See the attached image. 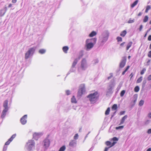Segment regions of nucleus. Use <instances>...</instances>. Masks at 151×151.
Listing matches in <instances>:
<instances>
[{
  "label": "nucleus",
  "instance_id": "obj_61",
  "mask_svg": "<svg viewBox=\"0 0 151 151\" xmlns=\"http://www.w3.org/2000/svg\"><path fill=\"white\" fill-rule=\"evenodd\" d=\"M142 14V13L141 12H139L138 14L137 15L138 16H141Z\"/></svg>",
  "mask_w": 151,
  "mask_h": 151
},
{
  "label": "nucleus",
  "instance_id": "obj_52",
  "mask_svg": "<svg viewBox=\"0 0 151 151\" xmlns=\"http://www.w3.org/2000/svg\"><path fill=\"white\" fill-rule=\"evenodd\" d=\"M110 147L109 146V147H106L105 148V150H104V151H108V150L110 148Z\"/></svg>",
  "mask_w": 151,
  "mask_h": 151
},
{
  "label": "nucleus",
  "instance_id": "obj_46",
  "mask_svg": "<svg viewBox=\"0 0 151 151\" xmlns=\"http://www.w3.org/2000/svg\"><path fill=\"white\" fill-rule=\"evenodd\" d=\"M134 22V20H132L131 19H130L128 21V23H131Z\"/></svg>",
  "mask_w": 151,
  "mask_h": 151
},
{
  "label": "nucleus",
  "instance_id": "obj_49",
  "mask_svg": "<svg viewBox=\"0 0 151 151\" xmlns=\"http://www.w3.org/2000/svg\"><path fill=\"white\" fill-rule=\"evenodd\" d=\"M116 143V142H114L113 143H111V145L110 146V147H111L114 146Z\"/></svg>",
  "mask_w": 151,
  "mask_h": 151
},
{
  "label": "nucleus",
  "instance_id": "obj_21",
  "mask_svg": "<svg viewBox=\"0 0 151 151\" xmlns=\"http://www.w3.org/2000/svg\"><path fill=\"white\" fill-rule=\"evenodd\" d=\"M78 60V59H75L72 65V66L73 67H75V65L77 63Z\"/></svg>",
  "mask_w": 151,
  "mask_h": 151
},
{
  "label": "nucleus",
  "instance_id": "obj_45",
  "mask_svg": "<svg viewBox=\"0 0 151 151\" xmlns=\"http://www.w3.org/2000/svg\"><path fill=\"white\" fill-rule=\"evenodd\" d=\"M109 75H110V76L108 77L107 78V79L108 80H109V79H111L112 78V77H113V74L112 73H110L109 74Z\"/></svg>",
  "mask_w": 151,
  "mask_h": 151
},
{
  "label": "nucleus",
  "instance_id": "obj_22",
  "mask_svg": "<svg viewBox=\"0 0 151 151\" xmlns=\"http://www.w3.org/2000/svg\"><path fill=\"white\" fill-rule=\"evenodd\" d=\"M75 70V68L74 67H73L72 66L71 68L70 69V71L68 73L67 75H68L70 73V72H74Z\"/></svg>",
  "mask_w": 151,
  "mask_h": 151
},
{
  "label": "nucleus",
  "instance_id": "obj_59",
  "mask_svg": "<svg viewBox=\"0 0 151 151\" xmlns=\"http://www.w3.org/2000/svg\"><path fill=\"white\" fill-rule=\"evenodd\" d=\"M142 25H141L140 26L139 28V30L140 31H141L142 30Z\"/></svg>",
  "mask_w": 151,
  "mask_h": 151
},
{
  "label": "nucleus",
  "instance_id": "obj_4",
  "mask_svg": "<svg viewBox=\"0 0 151 151\" xmlns=\"http://www.w3.org/2000/svg\"><path fill=\"white\" fill-rule=\"evenodd\" d=\"M35 146V142L33 140H30L27 143L26 148L28 151H31L34 148Z\"/></svg>",
  "mask_w": 151,
  "mask_h": 151
},
{
  "label": "nucleus",
  "instance_id": "obj_3",
  "mask_svg": "<svg viewBox=\"0 0 151 151\" xmlns=\"http://www.w3.org/2000/svg\"><path fill=\"white\" fill-rule=\"evenodd\" d=\"M97 94V92H96L90 94L87 97L91 103L94 104L97 101L98 99Z\"/></svg>",
  "mask_w": 151,
  "mask_h": 151
},
{
  "label": "nucleus",
  "instance_id": "obj_44",
  "mask_svg": "<svg viewBox=\"0 0 151 151\" xmlns=\"http://www.w3.org/2000/svg\"><path fill=\"white\" fill-rule=\"evenodd\" d=\"M151 121L150 120H147L145 122V124L147 125L149 124L150 122Z\"/></svg>",
  "mask_w": 151,
  "mask_h": 151
},
{
  "label": "nucleus",
  "instance_id": "obj_25",
  "mask_svg": "<svg viewBox=\"0 0 151 151\" xmlns=\"http://www.w3.org/2000/svg\"><path fill=\"white\" fill-rule=\"evenodd\" d=\"M126 30H124L121 32L120 35L122 37H124L126 35Z\"/></svg>",
  "mask_w": 151,
  "mask_h": 151
},
{
  "label": "nucleus",
  "instance_id": "obj_62",
  "mask_svg": "<svg viewBox=\"0 0 151 151\" xmlns=\"http://www.w3.org/2000/svg\"><path fill=\"white\" fill-rule=\"evenodd\" d=\"M12 6V4H9L8 6V7L10 8Z\"/></svg>",
  "mask_w": 151,
  "mask_h": 151
},
{
  "label": "nucleus",
  "instance_id": "obj_8",
  "mask_svg": "<svg viewBox=\"0 0 151 151\" xmlns=\"http://www.w3.org/2000/svg\"><path fill=\"white\" fill-rule=\"evenodd\" d=\"M50 144V141L47 138L45 139L42 143L43 146L45 148V150H47L49 147Z\"/></svg>",
  "mask_w": 151,
  "mask_h": 151
},
{
  "label": "nucleus",
  "instance_id": "obj_60",
  "mask_svg": "<svg viewBox=\"0 0 151 151\" xmlns=\"http://www.w3.org/2000/svg\"><path fill=\"white\" fill-rule=\"evenodd\" d=\"M148 116L149 118H151V113H150L148 114Z\"/></svg>",
  "mask_w": 151,
  "mask_h": 151
},
{
  "label": "nucleus",
  "instance_id": "obj_24",
  "mask_svg": "<svg viewBox=\"0 0 151 151\" xmlns=\"http://www.w3.org/2000/svg\"><path fill=\"white\" fill-rule=\"evenodd\" d=\"M132 42H130L128 44L126 47L127 50H128L129 49V48L132 46Z\"/></svg>",
  "mask_w": 151,
  "mask_h": 151
},
{
  "label": "nucleus",
  "instance_id": "obj_37",
  "mask_svg": "<svg viewBox=\"0 0 151 151\" xmlns=\"http://www.w3.org/2000/svg\"><path fill=\"white\" fill-rule=\"evenodd\" d=\"M105 144L107 146H110L111 145V142L109 141H107L106 142Z\"/></svg>",
  "mask_w": 151,
  "mask_h": 151
},
{
  "label": "nucleus",
  "instance_id": "obj_17",
  "mask_svg": "<svg viewBox=\"0 0 151 151\" xmlns=\"http://www.w3.org/2000/svg\"><path fill=\"white\" fill-rule=\"evenodd\" d=\"M83 55V51L81 50L80 51L79 53L78 59L79 60L82 57Z\"/></svg>",
  "mask_w": 151,
  "mask_h": 151
},
{
  "label": "nucleus",
  "instance_id": "obj_32",
  "mask_svg": "<svg viewBox=\"0 0 151 151\" xmlns=\"http://www.w3.org/2000/svg\"><path fill=\"white\" fill-rule=\"evenodd\" d=\"M110 111V109L109 107L105 111V114L108 115L109 114Z\"/></svg>",
  "mask_w": 151,
  "mask_h": 151
},
{
  "label": "nucleus",
  "instance_id": "obj_1",
  "mask_svg": "<svg viewBox=\"0 0 151 151\" xmlns=\"http://www.w3.org/2000/svg\"><path fill=\"white\" fill-rule=\"evenodd\" d=\"M115 86V80L112 79L108 83L106 91V96H110L113 92V90Z\"/></svg>",
  "mask_w": 151,
  "mask_h": 151
},
{
  "label": "nucleus",
  "instance_id": "obj_31",
  "mask_svg": "<svg viewBox=\"0 0 151 151\" xmlns=\"http://www.w3.org/2000/svg\"><path fill=\"white\" fill-rule=\"evenodd\" d=\"M65 149V146H63L62 147H61L59 151H64Z\"/></svg>",
  "mask_w": 151,
  "mask_h": 151
},
{
  "label": "nucleus",
  "instance_id": "obj_30",
  "mask_svg": "<svg viewBox=\"0 0 151 151\" xmlns=\"http://www.w3.org/2000/svg\"><path fill=\"white\" fill-rule=\"evenodd\" d=\"M142 80V76L140 77L138 79L137 81V83H139L141 82Z\"/></svg>",
  "mask_w": 151,
  "mask_h": 151
},
{
  "label": "nucleus",
  "instance_id": "obj_2",
  "mask_svg": "<svg viewBox=\"0 0 151 151\" xmlns=\"http://www.w3.org/2000/svg\"><path fill=\"white\" fill-rule=\"evenodd\" d=\"M96 38H90L86 41V47L87 51L90 50L96 43Z\"/></svg>",
  "mask_w": 151,
  "mask_h": 151
},
{
  "label": "nucleus",
  "instance_id": "obj_11",
  "mask_svg": "<svg viewBox=\"0 0 151 151\" xmlns=\"http://www.w3.org/2000/svg\"><path fill=\"white\" fill-rule=\"evenodd\" d=\"M77 145V141L75 140H72L70 141L69 145L72 147H75Z\"/></svg>",
  "mask_w": 151,
  "mask_h": 151
},
{
  "label": "nucleus",
  "instance_id": "obj_34",
  "mask_svg": "<svg viewBox=\"0 0 151 151\" xmlns=\"http://www.w3.org/2000/svg\"><path fill=\"white\" fill-rule=\"evenodd\" d=\"M139 90V88L138 86H136L134 88V91L135 92H138Z\"/></svg>",
  "mask_w": 151,
  "mask_h": 151
},
{
  "label": "nucleus",
  "instance_id": "obj_55",
  "mask_svg": "<svg viewBox=\"0 0 151 151\" xmlns=\"http://www.w3.org/2000/svg\"><path fill=\"white\" fill-rule=\"evenodd\" d=\"M147 79L148 81L151 80V75H149L147 78Z\"/></svg>",
  "mask_w": 151,
  "mask_h": 151
},
{
  "label": "nucleus",
  "instance_id": "obj_47",
  "mask_svg": "<svg viewBox=\"0 0 151 151\" xmlns=\"http://www.w3.org/2000/svg\"><path fill=\"white\" fill-rule=\"evenodd\" d=\"M123 127H124V126H119L118 127H116V129H122L123 128Z\"/></svg>",
  "mask_w": 151,
  "mask_h": 151
},
{
  "label": "nucleus",
  "instance_id": "obj_54",
  "mask_svg": "<svg viewBox=\"0 0 151 151\" xmlns=\"http://www.w3.org/2000/svg\"><path fill=\"white\" fill-rule=\"evenodd\" d=\"M3 11V10H0V14L1 15V16H3V15H4L5 13V12H4L2 14L1 12H2Z\"/></svg>",
  "mask_w": 151,
  "mask_h": 151
},
{
  "label": "nucleus",
  "instance_id": "obj_6",
  "mask_svg": "<svg viewBox=\"0 0 151 151\" xmlns=\"http://www.w3.org/2000/svg\"><path fill=\"white\" fill-rule=\"evenodd\" d=\"M85 91V85L84 84H81L79 87V90L78 92L77 96L80 97Z\"/></svg>",
  "mask_w": 151,
  "mask_h": 151
},
{
  "label": "nucleus",
  "instance_id": "obj_58",
  "mask_svg": "<svg viewBox=\"0 0 151 151\" xmlns=\"http://www.w3.org/2000/svg\"><path fill=\"white\" fill-rule=\"evenodd\" d=\"M17 0H12V2L14 4L17 1Z\"/></svg>",
  "mask_w": 151,
  "mask_h": 151
},
{
  "label": "nucleus",
  "instance_id": "obj_19",
  "mask_svg": "<svg viewBox=\"0 0 151 151\" xmlns=\"http://www.w3.org/2000/svg\"><path fill=\"white\" fill-rule=\"evenodd\" d=\"M138 0H136L131 5V7L132 8H133L138 3Z\"/></svg>",
  "mask_w": 151,
  "mask_h": 151
},
{
  "label": "nucleus",
  "instance_id": "obj_26",
  "mask_svg": "<svg viewBox=\"0 0 151 151\" xmlns=\"http://www.w3.org/2000/svg\"><path fill=\"white\" fill-rule=\"evenodd\" d=\"M71 102L72 103H76L77 102L76 99L74 96H73L71 99Z\"/></svg>",
  "mask_w": 151,
  "mask_h": 151
},
{
  "label": "nucleus",
  "instance_id": "obj_43",
  "mask_svg": "<svg viewBox=\"0 0 151 151\" xmlns=\"http://www.w3.org/2000/svg\"><path fill=\"white\" fill-rule=\"evenodd\" d=\"M146 69L145 68H144L140 72V74L141 75H143L144 74V73L146 71Z\"/></svg>",
  "mask_w": 151,
  "mask_h": 151
},
{
  "label": "nucleus",
  "instance_id": "obj_18",
  "mask_svg": "<svg viewBox=\"0 0 151 151\" xmlns=\"http://www.w3.org/2000/svg\"><path fill=\"white\" fill-rule=\"evenodd\" d=\"M97 34L96 32L95 31H92L89 35V36L90 37H92L95 36Z\"/></svg>",
  "mask_w": 151,
  "mask_h": 151
},
{
  "label": "nucleus",
  "instance_id": "obj_53",
  "mask_svg": "<svg viewBox=\"0 0 151 151\" xmlns=\"http://www.w3.org/2000/svg\"><path fill=\"white\" fill-rule=\"evenodd\" d=\"M150 62V60H148L147 61V65H149Z\"/></svg>",
  "mask_w": 151,
  "mask_h": 151
},
{
  "label": "nucleus",
  "instance_id": "obj_23",
  "mask_svg": "<svg viewBox=\"0 0 151 151\" xmlns=\"http://www.w3.org/2000/svg\"><path fill=\"white\" fill-rule=\"evenodd\" d=\"M148 19L149 17L147 15L145 16L143 19V22L144 23L147 22L148 21Z\"/></svg>",
  "mask_w": 151,
  "mask_h": 151
},
{
  "label": "nucleus",
  "instance_id": "obj_64",
  "mask_svg": "<svg viewBox=\"0 0 151 151\" xmlns=\"http://www.w3.org/2000/svg\"><path fill=\"white\" fill-rule=\"evenodd\" d=\"M146 151H151V148H148Z\"/></svg>",
  "mask_w": 151,
  "mask_h": 151
},
{
  "label": "nucleus",
  "instance_id": "obj_35",
  "mask_svg": "<svg viewBox=\"0 0 151 151\" xmlns=\"http://www.w3.org/2000/svg\"><path fill=\"white\" fill-rule=\"evenodd\" d=\"M112 108L113 110H116L117 108V104H114V105H113Z\"/></svg>",
  "mask_w": 151,
  "mask_h": 151
},
{
  "label": "nucleus",
  "instance_id": "obj_38",
  "mask_svg": "<svg viewBox=\"0 0 151 151\" xmlns=\"http://www.w3.org/2000/svg\"><path fill=\"white\" fill-rule=\"evenodd\" d=\"M144 101L143 100H141L139 103V105L140 106H142L144 103Z\"/></svg>",
  "mask_w": 151,
  "mask_h": 151
},
{
  "label": "nucleus",
  "instance_id": "obj_40",
  "mask_svg": "<svg viewBox=\"0 0 151 151\" xmlns=\"http://www.w3.org/2000/svg\"><path fill=\"white\" fill-rule=\"evenodd\" d=\"M147 83V81L146 80H144L142 83V87H144L145 86V84Z\"/></svg>",
  "mask_w": 151,
  "mask_h": 151
},
{
  "label": "nucleus",
  "instance_id": "obj_36",
  "mask_svg": "<svg viewBox=\"0 0 151 151\" xmlns=\"http://www.w3.org/2000/svg\"><path fill=\"white\" fill-rule=\"evenodd\" d=\"M125 93V91L124 90H122L120 93V96L121 97H122L124 96V94Z\"/></svg>",
  "mask_w": 151,
  "mask_h": 151
},
{
  "label": "nucleus",
  "instance_id": "obj_16",
  "mask_svg": "<svg viewBox=\"0 0 151 151\" xmlns=\"http://www.w3.org/2000/svg\"><path fill=\"white\" fill-rule=\"evenodd\" d=\"M127 117V116L126 115L124 116L123 117L121 120L120 124H122Z\"/></svg>",
  "mask_w": 151,
  "mask_h": 151
},
{
  "label": "nucleus",
  "instance_id": "obj_51",
  "mask_svg": "<svg viewBox=\"0 0 151 151\" xmlns=\"http://www.w3.org/2000/svg\"><path fill=\"white\" fill-rule=\"evenodd\" d=\"M148 56V57L150 58H151V51H150L149 52Z\"/></svg>",
  "mask_w": 151,
  "mask_h": 151
},
{
  "label": "nucleus",
  "instance_id": "obj_13",
  "mask_svg": "<svg viewBox=\"0 0 151 151\" xmlns=\"http://www.w3.org/2000/svg\"><path fill=\"white\" fill-rule=\"evenodd\" d=\"M126 59L125 58H123L122 59V61L120 62L119 65V66L121 68H123L126 64Z\"/></svg>",
  "mask_w": 151,
  "mask_h": 151
},
{
  "label": "nucleus",
  "instance_id": "obj_10",
  "mask_svg": "<svg viewBox=\"0 0 151 151\" xmlns=\"http://www.w3.org/2000/svg\"><path fill=\"white\" fill-rule=\"evenodd\" d=\"M27 118V115L26 114L24 115L21 118L20 121L22 124L24 125L26 123Z\"/></svg>",
  "mask_w": 151,
  "mask_h": 151
},
{
  "label": "nucleus",
  "instance_id": "obj_57",
  "mask_svg": "<svg viewBox=\"0 0 151 151\" xmlns=\"http://www.w3.org/2000/svg\"><path fill=\"white\" fill-rule=\"evenodd\" d=\"M118 42H121L122 41V38H116Z\"/></svg>",
  "mask_w": 151,
  "mask_h": 151
},
{
  "label": "nucleus",
  "instance_id": "obj_41",
  "mask_svg": "<svg viewBox=\"0 0 151 151\" xmlns=\"http://www.w3.org/2000/svg\"><path fill=\"white\" fill-rule=\"evenodd\" d=\"M99 62V60L98 59H96L93 61V63L94 64H96Z\"/></svg>",
  "mask_w": 151,
  "mask_h": 151
},
{
  "label": "nucleus",
  "instance_id": "obj_5",
  "mask_svg": "<svg viewBox=\"0 0 151 151\" xmlns=\"http://www.w3.org/2000/svg\"><path fill=\"white\" fill-rule=\"evenodd\" d=\"M36 49V47H33L30 48L26 53L25 55V58L28 59L30 56H32L34 54L35 50Z\"/></svg>",
  "mask_w": 151,
  "mask_h": 151
},
{
  "label": "nucleus",
  "instance_id": "obj_42",
  "mask_svg": "<svg viewBox=\"0 0 151 151\" xmlns=\"http://www.w3.org/2000/svg\"><path fill=\"white\" fill-rule=\"evenodd\" d=\"M78 138V134H75L74 136L73 137L74 139H77Z\"/></svg>",
  "mask_w": 151,
  "mask_h": 151
},
{
  "label": "nucleus",
  "instance_id": "obj_7",
  "mask_svg": "<svg viewBox=\"0 0 151 151\" xmlns=\"http://www.w3.org/2000/svg\"><path fill=\"white\" fill-rule=\"evenodd\" d=\"M16 136V134H14L13 135L12 137L8 139V140L5 143V145L4 146L3 151H6L7 148V145H8L9 144L10 142H11L13 140V139L15 138Z\"/></svg>",
  "mask_w": 151,
  "mask_h": 151
},
{
  "label": "nucleus",
  "instance_id": "obj_39",
  "mask_svg": "<svg viewBox=\"0 0 151 151\" xmlns=\"http://www.w3.org/2000/svg\"><path fill=\"white\" fill-rule=\"evenodd\" d=\"M112 140L114 142H116L118 140V139L117 137H114L111 139V140Z\"/></svg>",
  "mask_w": 151,
  "mask_h": 151
},
{
  "label": "nucleus",
  "instance_id": "obj_56",
  "mask_svg": "<svg viewBox=\"0 0 151 151\" xmlns=\"http://www.w3.org/2000/svg\"><path fill=\"white\" fill-rule=\"evenodd\" d=\"M147 133L149 134H151V129H149L147 131Z\"/></svg>",
  "mask_w": 151,
  "mask_h": 151
},
{
  "label": "nucleus",
  "instance_id": "obj_50",
  "mask_svg": "<svg viewBox=\"0 0 151 151\" xmlns=\"http://www.w3.org/2000/svg\"><path fill=\"white\" fill-rule=\"evenodd\" d=\"M121 86H120V85H119L117 87V88L116 89V90H117V92L118 91H119V90H120V88H121Z\"/></svg>",
  "mask_w": 151,
  "mask_h": 151
},
{
  "label": "nucleus",
  "instance_id": "obj_48",
  "mask_svg": "<svg viewBox=\"0 0 151 151\" xmlns=\"http://www.w3.org/2000/svg\"><path fill=\"white\" fill-rule=\"evenodd\" d=\"M66 94L67 95H68L70 94V91L69 90H66L65 91Z\"/></svg>",
  "mask_w": 151,
  "mask_h": 151
},
{
  "label": "nucleus",
  "instance_id": "obj_28",
  "mask_svg": "<svg viewBox=\"0 0 151 151\" xmlns=\"http://www.w3.org/2000/svg\"><path fill=\"white\" fill-rule=\"evenodd\" d=\"M151 6L150 5H147L146 7V9L145 10V12L147 13L148 11L150 9Z\"/></svg>",
  "mask_w": 151,
  "mask_h": 151
},
{
  "label": "nucleus",
  "instance_id": "obj_14",
  "mask_svg": "<svg viewBox=\"0 0 151 151\" xmlns=\"http://www.w3.org/2000/svg\"><path fill=\"white\" fill-rule=\"evenodd\" d=\"M8 100H5L3 103V107L4 108V109L8 110L9 108L8 106Z\"/></svg>",
  "mask_w": 151,
  "mask_h": 151
},
{
  "label": "nucleus",
  "instance_id": "obj_20",
  "mask_svg": "<svg viewBox=\"0 0 151 151\" xmlns=\"http://www.w3.org/2000/svg\"><path fill=\"white\" fill-rule=\"evenodd\" d=\"M68 50V46H64L63 48V50L65 53L67 52V51Z\"/></svg>",
  "mask_w": 151,
  "mask_h": 151
},
{
  "label": "nucleus",
  "instance_id": "obj_33",
  "mask_svg": "<svg viewBox=\"0 0 151 151\" xmlns=\"http://www.w3.org/2000/svg\"><path fill=\"white\" fill-rule=\"evenodd\" d=\"M103 40H100V41H101L102 43L103 44H104L107 40V38H103Z\"/></svg>",
  "mask_w": 151,
  "mask_h": 151
},
{
  "label": "nucleus",
  "instance_id": "obj_9",
  "mask_svg": "<svg viewBox=\"0 0 151 151\" xmlns=\"http://www.w3.org/2000/svg\"><path fill=\"white\" fill-rule=\"evenodd\" d=\"M81 68L83 70H85L87 67L86 61L85 59H83L81 62Z\"/></svg>",
  "mask_w": 151,
  "mask_h": 151
},
{
  "label": "nucleus",
  "instance_id": "obj_27",
  "mask_svg": "<svg viewBox=\"0 0 151 151\" xmlns=\"http://www.w3.org/2000/svg\"><path fill=\"white\" fill-rule=\"evenodd\" d=\"M46 50L44 49H41L39 50V52L41 54H43L45 53Z\"/></svg>",
  "mask_w": 151,
  "mask_h": 151
},
{
  "label": "nucleus",
  "instance_id": "obj_15",
  "mask_svg": "<svg viewBox=\"0 0 151 151\" xmlns=\"http://www.w3.org/2000/svg\"><path fill=\"white\" fill-rule=\"evenodd\" d=\"M8 110L5 109H4L3 110L1 116V117L2 118H4L6 115V112L8 111Z\"/></svg>",
  "mask_w": 151,
  "mask_h": 151
},
{
  "label": "nucleus",
  "instance_id": "obj_12",
  "mask_svg": "<svg viewBox=\"0 0 151 151\" xmlns=\"http://www.w3.org/2000/svg\"><path fill=\"white\" fill-rule=\"evenodd\" d=\"M42 135L41 133H35L33 134V137L35 140H37Z\"/></svg>",
  "mask_w": 151,
  "mask_h": 151
},
{
  "label": "nucleus",
  "instance_id": "obj_29",
  "mask_svg": "<svg viewBox=\"0 0 151 151\" xmlns=\"http://www.w3.org/2000/svg\"><path fill=\"white\" fill-rule=\"evenodd\" d=\"M130 66H127L125 70L122 73V75H124L125 73L127 71L128 69L129 68Z\"/></svg>",
  "mask_w": 151,
  "mask_h": 151
},
{
  "label": "nucleus",
  "instance_id": "obj_63",
  "mask_svg": "<svg viewBox=\"0 0 151 151\" xmlns=\"http://www.w3.org/2000/svg\"><path fill=\"white\" fill-rule=\"evenodd\" d=\"M130 76H131V78L133 77V74L132 73L130 74Z\"/></svg>",
  "mask_w": 151,
  "mask_h": 151
}]
</instances>
